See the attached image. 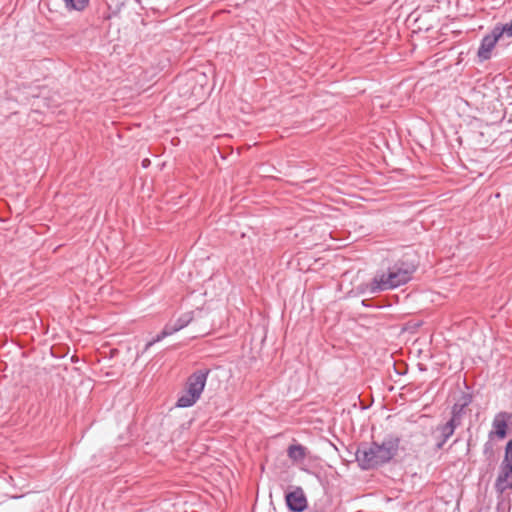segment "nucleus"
<instances>
[{"label": "nucleus", "instance_id": "obj_7", "mask_svg": "<svg viewBox=\"0 0 512 512\" xmlns=\"http://www.w3.org/2000/svg\"><path fill=\"white\" fill-rule=\"evenodd\" d=\"M511 422L512 413H497L492 422V427L494 430L489 432V438L491 439L494 435H496L499 439H504L507 436L508 424Z\"/></svg>", "mask_w": 512, "mask_h": 512}, {"label": "nucleus", "instance_id": "obj_2", "mask_svg": "<svg viewBox=\"0 0 512 512\" xmlns=\"http://www.w3.org/2000/svg\"><path fill=\"white\" fill-rule=\"evenodd\" d=\"M416 271L412 263L398 261L390 266L387 271H377L373 278L359 286L362 294H378L383 291L397 288L408 283Z\"/></svg>", "mask_w": 512, "mask_h": 512}, {"label": "nucleus", "instance_id": "obj_8", "mask_svg": "<svg viewBox=\"0 0 512 512\" xmlns=\"http://www.w3.org/2000/svg\"><path fill=\"white\" fill-rule=\"evenodd\" d=\"M495 488L500 493L512 488V465L501 463L500 471L495 482Z\"/></svg>", "mask_w": 512, "mask_h": 512}, {"label": "nucleus", "instance_id": "obj_10", "mask_svg": "<svg viewBox=\"0 0 512 512\" xmlns=\"http://www.w3.org/2000/svg\"><path fill=\"white\" fill-rule=\"evenodd\" d=\"M287 453L293 461H302L306 457V448L300 444H293L288 447Z\"/></svg>", "mask_w": 512, "mask_h": 512}, {"label": "nucleus", "instance_id": "obj_4", "mask_svg": "<svg viewBox=\"0 0 512 512\" xmlns=\"http://www.w3.org/2000/svg\"><path fill=\"white\" fill-rule=\"evenodd\" d=\"M504 36H506L504 28H502L500 24H497L494 26L490 34L483 37L477 52L480 61H486L491 58L492 50L497 41Z\"/></svg>", "mask_w": 512, "mask_h": 512}, {"label": "nucleus", "instance_id": "obj_14", "mask_svg": "<svg viewBox=\"0 0 512 512\" xmlns=\"http://www.w3.org/2000/svg\"><path fill=\"white\" fill-rule=\"evenodd\" d=\"M167 332L162 330L155 338H153L151 341H149L144 348V352L147 351L150 347H152L155 343L160 342L165 337H167Z\"/></svg>", "mask_w": 512, "mask_h": 512}, {"label": "nucleus", "instance_id": "obj_15", "mask_svg": "<svg viewBox=\"0 0 512 512\" xmlns=\"http://www.w3.org/2000/svg\"><path fill=\"white\" fill-rule=\"evenodd\" d=\"M483 454L487 457V458H491L494 454V448H493V444L488 441L484 444V448H483Z\"/></svg>", "mask_w": 512, "mask_h": 512}, {"label": "nucleus", "instance_id": "obj_9", "mask_svg": "<svg viewBox=\"0 0 512 512\" xmlns=\"http://www.w3.org/2000/svg\"><path fill=\"white\" fill-rule=\"evenodd\" d=\"M455 427H453L452 424L444 423L441 425H438L435 430V438H436V444L435 448L437 450H440L443 448L445 443L448 441V439L454 434Z\"/></svg>", "mask_w": 512, "mask_h": 512}, {"label": "nucleus", "instance_id": "obj_16", "mask_svg": "<svg viewBox=\"0 0 512 512\" xmlns=\"http://www.w3.org/2000/svg\"><path fill=\"white\" fill-rule=\"evenodd\" d=\"M163 330L167 332V335L170 336L179 331L174 323H168L164 326Z\"/></svg>", "mask_w": 512, "mask_h": 512}, {"label": "nucleus", "instance_id": "obj_13", "mask_svg": "<svg viewBox=\"0 0 512 512\" xmlns=\"http://www.w3.org/2000/svg\"><path fill=\"white\" fill-rule=\"evenodd\" d=\"M502 463H508L512 465V439L509 440L505 447V456Z\"/></svg>", "mask_w": 512, "mask_h": 512}, {"label": "nucleus", "instance_id": "obj_11", "mask_svg": "<svg viewBox=\"0 0 512 512\" xmlns=\"http://www.w3.org/2000/svg\"><path fill=\"white\" fill-rule=\"evenodd\" d=\"M194 319L193 312L189 311L186 313H183L177 320H175L173 323L176 325V327L179 329V331L186 326H188Z\"/></svg>", "mask_w": 512, "mask_h": 512}, {"label": "nucleus", "instance_id": "obj_17", "mask_svg": "<svg viewBox=\"0 0 512 512\" xmlns=\"http://www.w3.org/2000/svg\"><path fill=\"white\" fill-rule=\"evenodd\" d=\"M149 163H150V161H149L148 159H144V160L142 161V166H143L144 168H146V167H148Z\"/></svg>", "mask_w": 512, "mask_h": 512}, {"label": "nucleus", "instance_id": "obj_12", "mask_svg": "<svg viewBox=\"0 0 512 512\" xmlns=\"http://www.w3.org/2000/svg\"><path fill=\"white\" fill-rule=\"evenodd\" d=\"M66 8L82 11L88 5L89 0H64Z\"/></svg>", "mask_w": 512, "mask_h": 512}, {"label": "nucleus", "instance_id": "obj_6", "mask_svg": "<svg viewBox=\"0 0 512 512\" xmlns=\"http://www.w3.org/2000/svg\"><path fill=\"white\" fill-rule=\"evenodd\" d=\"M286 505L292 512H303L307 508V498L301 487H296L293 491L285 495Z\"/></svg>", "mask_w": 512, "mask_h": 512}, {"label": "nucleus", "instance_id": "obj_3", "mask_svg": "<svg viewBox=\"0 0 512 512\" xmlns=\"http://www.w3.org/2000/svg\"><path fill=\"white\" fill-rule=\"evenodd\" d=\"M209 373L210 369H199L188 377L186 389L177 400V407H191L197 402L204 390Z\"/></svg>", "mask_w": 512, "mask_h": 512}, {"label": "nucleus", "instance_id": "obj_18", "mask_svg": "<svg viewBox=\"0 0 512 512\" xmlns=\"http://www.w3.org/2000/svg\"><path fill=\"white\" fill-rule=\"evenodd\" d=\"M368 301H369V300H367V299L363 300V301H362V305H364V306H367V307H368V306H369Z\"/></svg>", "mask_w": 512, "mask_h": 512}, {"label": "nucleus", "instance_id": "obj_5", "mask_svg": "<svg viewBox=\"0 0 512 512\" xmlns=\"http://www.w3.org/2000/svg\"><path fill=\"white\" fill-rule=\"evenodd\" d=\"M473 397L470 393L463 392L457 402L452 406L451 418L447 423L457 428L461 425L462 419L466 414V408L472 403Z\"/></svg>", "mask_w": 512, "mask_h": 512}, {"label": "nucleus", "instance_id": "obj_1", "mask_svg": "<svg viewBox=\"0 0 512 512\" xmlns=\"http://www.w3.org/2000/svg\"><path fill=\"white\" fill-rule=\"evenodd\" d=\"M400 441L398 436L387 435L381 443H361L355 453L359 467L371 470L389 463L397 455Z\"/></svg>", "mask_w": 512, "mask_h": 512}]
</instances>
